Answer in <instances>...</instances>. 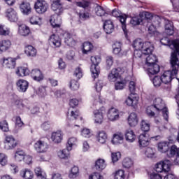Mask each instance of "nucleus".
Wrapping results in <instances>:
<instances>
[{"mask_svg": "<svg viewBox=\"0 0 179 179\" xmlns=\"http://www.w3.org/2000/svg\"><path fill=\"white\" fill-rule=\"evenodd\" d=\"M175 47L176 48V51L173 53L172 58L171 59V64L172 67V70L165 71L163 75L161 76V79L162 80V83L164 85H167L166 87H164L166 90H171V80L176 78L178 72L179 68V53L178 48L179 45L176 44Z\"/></svg>", "mask_w": 179, "mask_h": 179, "instance_id": "nucleus-1", "label": "nucleus"}, {"mask_svg": "<svg viewBox=\"0 0 179 179\" xmlns=\"http://www.w3.org/2000/svg\"><path fill=\"white\" fill-rule=\"evenodd\" d=\"M153 110L162 111L164 120L169 121V109L166 107V103H164V101H163L162 98H156L154 100L153 105L147 108L146 113L148 117H155V112Z\"/></svg>", "mask_w": 179, "mask_h": 179, "instance_id": "nucleus-2", "label": "nucleus"}, {"mask_svg": "<svg viewBox=\"0 0 179 179\" xmlns=\"http://www.w3.org/2000/svg\"><path fill=\"white\" fill-rule=\"evenodd\" d=\"M133 47L136 50L134 54L138 58H142V54L144 55H149L153 52V45L150 42L143 43L142 39L138 38L133 42Z\"/></svg>", "mask_w": 179, "mask_h": 179, "instance_id": "nucleus-3", "label": "nucleus"}, {"mask_svg": "<svg viewBox=\"0 0 179 179\" xmlns=\"http://www.w3.org/2000/svg\"><path fill=\"white\" fill-rule=\"evenodd\" d=\"M52 9L55 12L56 15H52L50 17V22L52 27H59L60 21L58 20L62 13H64V7H62V3H61V1L55 0L53 1L52 3Z\"/></svg>", "mask_w": 179, "mask_h": 179, "instance_id": "nucleus-4", "label": "nucleus"}, {"mask_svg": "<svg viewBox=\"0 0 179 179\" xmlns=\"http://www.w3.org/2000/svg\"><path fill=\"white\" fill-rule=\"evenodd\" d=\"M91 62L92 64L91 65V72L92 73V78L96 79V78L99 77V74L100 73V69L99 68V64L101 62V58L99 56H92Z\"/></svg>", "mask_w": 179, "mask_h": 179, "instance_id": "nucleus-5", "label": "nucleus"}, {"mask_svg": "<svg viewBox=\"0 0 179 179\" xmlns=\"http://www.w3.org/2000/svg\"><path fill=\"white\" fill-rule=\"evenodd\" d=\"M171 166V161H170V159H165L164 161L156 164L155 171L157 173H169V171H170Z\"/></svg>", "mask_w": 179, "mask_h": 179, "instance_id": "nucleus-6", "label": "nucleus"}, {"mask_svg": "<svg viewBox=\"0 0 179 179\" xmlns=\"http://www.w3.org/2000/svg\"><path fill=\"white\" fill-rule=\"evenodd\" d=\"M34 8L36 13L39 15H43L48 10V3L44 0H37L34 4Z\"/></svg>", "mask_w": 179, "mask_h": 179, "instance_id": "nucleus-7", "label": "nucleus"}, {"mask_svg": "<svg viewBox=\"0 0 179 179\" xmlns=\"http://www.w3.org/2000/svg\"><path fill=\"white\" fill-rule=\"evenodd\" d=\"M17 146V141L13 136H6L4 141V149L6 150H12Z\"/></svg>", "mask_w": 179, "mask_h": 179, "instance_id": "nucleus-8", "label": "nucleus"}, {"mask_svg": "<svg viewBox=\"0 0 179 179\" xmlns=\"http://www.w3.org/2000/svg\"><path fill=\"white\" fill-rule=\"evenodd\" d=\"M94 121L96 124H101L106 114V108L101 107L99 110H94Z\"/></svg>", "mask_w": 179, "mask_h": 179, "instance_id": "nucleus-9", "label": "nucleus"}, {"mask_svg": "<svg viewBox=\"0 0 179 179\" xmlns=\"http://www.w3.org/2000/svg\"><path fill=\"white\" fill-rule=\"evenodd\" d=\"M109 121H118L120 120V111L115 108H110L107 113Z\"/></svg>", "mask_w": 179, "mask_h": 179, "instance_id": "nucleus-10", "label": "nucleus"}, {"mask_svg": "<svg viewBox=\"0 0 179 179\" xmlns=\"http://www.w3.org/2000/svg\"><path fill=\"white\" fill-rule=\"evenodd\" d=\"M35 150L38 153H45L48 150V144L43 141H38L34 145Z\"/></svg>", "mask_w": 179, "mask_h": 179, "instance_id": "nucleus-11", "label": "nucleus"}, {"mask_svg": "<svg viewBox=\"0 0 179 179\" xmlns=\"http://www.w3.org/2000/svg\"><path fill=\"white\" fill-rule=\"evenodd\" d=\"M80 113H79V111L76 110L75 112L71 111L70 115H68V119H67V127H73L75 124H73V121L75 120H78L79 118L80 121H82V117H80Z\"/></svg>", "mask_w": 179, "mask_h": 179, "instance_id": "nucleus-12", "label": "nucleus"}, {"mask_svg": "<svg viewBox=\"0 0 179 179\" xmlns=\"http://www.w3.org/2000/svg\"><path fill=\"white\" fill-rule=\"evenodd\" d=\"M48 42L52 48H59V47H61V38L55 34H52L50 36Z\"/></svg>", "mask_w": 179, "mask_h": 179, "instance_id": "nucleus-13", "label": "nucleus"}, {"mask_svg": "<svg viewBox=\"0 0 179 179\" xmlns=\"http://www.w3.org/2000/svg\"><path fill=\"white\" fill-rule=\"evenodd\" d=\"M16 86L18 92L20 93H26L29 89V82L26 80H18L16 83Z\"/></svg>", "mask_w": 179, "mask_h": 179, "instance_id": "nucleus-14", "label": "nucleus"}, {"mask_svg": "<svg viewBox=\"0 0 179 179\" xmlns=\"http://www.w3.org/2000/svg\"><path fill=\"white\" fill-rule=\"evenodd\" d=\"M6 17L10 22H17L19 17L15 9L10 8L6 10Z\"/></svg>", "mask_w": 179, "mask_h": 179, "instance_id": "nucleus-15", "label": "nucleus"}, {"mask_svg": "<svg viewBox=\"0 0 179 179\" xmlns=\"http://www.w3.org/2000/svg\"><path fill=\"white\" fill-rule=\"evenodd\" d=\"M138 143L140 148H146V146H149V144L150 143L149 135L148 134H141L138 137Z\"/></svg>", "mask_w": 179, "mask_h": 179, "instance_id": "nucleus-16", "label": "nucleus"}, {"mask_svg": "<svg viewBox=\"0 0 179 179\" xmlns=\"http://www.w3.org/2000/svg\"><path fill=\"white\" fill-rule=\"evenodd\" d=\"M31 76L32 79L35 80V82H41V80H44V75L38 69H33L31 71Z\"/></svg>", "mask_w": 179, "mask_h": 179, "instance_id": "nucleus-17", "label": "nucleus"}, {"mask_svg": "<svg viewBox=\"0 0 179 179\" xmlns=\"http://www.w3.org/2000/svg\"><path fill=\"white\" fill-rule=\"evenodd\" d=\"M121 71V69H113L110 73L108 76V79L110 80V82H115L117 79H119L120 78V72Z\"/></svg>", "mask_w": 179, "mask_h": 179, "instance_id": "nucleus-18", "label": "nucleus"}, {"mask_svg": "<svg viewBox=\"0 0 179 179\" xmlns=\"http://www.w3.org/2000/svg\"><path fill=\"white\" fill-rule=\"evenodd\" d=\"M103 30L106 34H111L114 31V24L110 20H106L103 24Z\"/></svg>", "mask_w": 179, "mask_h": 179, "instance_id": "nucleus-19", "label": "nucleus"}, {"mask_svg": "<svg viewBox=\"0 0 179 179\" xmlns=\"http://www.w3.org/2000/svg\"><path fill=\"white\" fill-rule=\"evenodd\" d=\"M165 33L168 36H173L174 34V26L173 22L170 20L165 21Z\"/></svg>", "mask_w": 179, "mask_h": 179, "instance_id": "nucleus-20", "label": "nucleus"}, {"mask_svg": "<svg viewBox=\"0 0 179 179\" xmlns=\"http://www.w3.org/2000/svg\"><path fill=\"white\" fill-rule=\"evenodd\" d=\"M3 64L6 68H8V69H14L15 66H16V59L12 57L4 59Z\"/></svg>", "mask_w": 179, "mask_h": 179, "instance_id": "nucleus-21", "label": "nucleus"}, {"mask_svg": "<svg viewBox=\"0 0 179 179\" xmlns=\"http://www.w3.org/2000/svg\"><path fill=\"white\" fill-rule=\"evenodd\" d=\"M128 123L130 127H136L138 125V115L131 113L128 117Z\"/></svg>", "mask_w": 179, "mask_h": 179, "instance_id": "nucleus-22", "label": "nucleus"}, {"mask_svg": "<svg viewBox=\"0 0 179 179\" xmlns=\"http://www.w3.org/2000/svg\"><path fill=\"white\" fill-rule=\"evenodd\" d=\"M20 9L24 15H29V13H31V7L30 6V3L28 2H23L21 3Z\"/></svg>", "mask_w": 179, "mask_h": 179, "instance_id": "nucleus-23", "label": "nucleus"}, {"mask_svg": "<svg viewBox=\"0 0 179 179\" xmlns=\"http://www.w3.org/2000/svg\"><path fill=\"white\" fill-rule=\"evenodd\" d=\"M10 45H12V43L9 40H3L0 42V51L1 52H5V51H8V49L10 48Z\"/></svg>", "mask_w": 179, "mask_h": 179, "instance_id": "nucleus-24", "label": "nucleus"}, {"mask_svg": "<svg viewBox=\"0 0 179 179\" xmlns=\"http://www.w3.org/2000/svg\"><path fill=\"white\" fill-rule=\"evenodd\" d=\"M107 167V164H106V161L103 159H99L95 162V169L98 171H103L104 169Z\"/></svg>", "mask_w": 179, "mask_h": 179, "instance_id": "nucleus-25", "label": "nucleus"}, {"mask_svg": "<svg viewBox=\"0 0 179 179\" xmlns=\"http://www.w3.org/2000/svg\"><path fill=\"white\" fill-rule=\"evenodd\" d=\"M51 139L55 143H61L62 141V131H58L52 134Z\"/></svg>", "mask_w": 179, "mask_h": 179, "instance_id": "nucleus-26", "label": "nucleus"}, {"mask_svg": "<svg viewBox=\"0 0 179 179\" xmlns=\"http://www.w3.org/2000/svg\"><path fill=\"white\" fill-rule=\"evenodd\" d=\"M148 66V72L149 75H156L157 73H159V72L160 71V66L157 64H151Z\"/></svg>", "mask_w": 179, "mask_h": 179, "instance_id": "nucleus-27", "label": "nucleus"}, {"mask_svg": "<svg viewBox=\"0 0 179 179\" xmlns=\"http://www.w3.org/2000/svg\"><path fill=\"white\" fill-rule=\"evenodd\" d=\"M17 76H27L30 75V70L26 67H18L15 71Z\"/></svg>", "mask_w": 179, "mask_h": 179, "instance_id": "nucleus-28", "label": "nucleus"}, {"mask_svg": "<svg viewBox=\"0 0 179 179\" xmlns=\"http://www.w3.org/2000/svg\"><path fill=\"white\" fill-rule=\"evenodd\" d=\"M157 148L159 152H161V153H166V152H169V150L170 149L169 143L166 141L159 143Z\"/></svg>", "mask_w": 179, "mask_h": 179, "instance_id": "nucleus-29", "label": "nucleus"}, {"mask_svg": "<svg viewBox=\"0 0 179 179\" xmlns=\"http://www.w3.org/2000/svg\"><path fill=\"white\" fill-rule=\"evenodd\" d=\"M64 43L70 47H72V45H75V44H76V42L75 40H73V38H72V35H71L69 33L64 34Z\"/></svg>", "mask_w": 179, "mask_h": 179, "instance_id": "nucleus-30", "label": "nucleus"}, {"mask_svg": "<svg viewBox=\"0 0 179 179\" xmlns=\"http://www.w3.org/2000/svg\"><path fill=\"white\" fill-rule=\"evenodd\" d=\"M148 55L149 56L146 58V62H145L146 66L156 64V62L157 61V57L154 55H152V52Z\"/></svg>", "mask_w": 179, "mask_h": 179, "instance_id": "nucleus-31", "label": "nucleus"}, {"mask_svg": "<svg viewBox=\"0 0 179 179\" xmlns=\"http://www.w3.org/2000/svg\"><path fill=\"white\" fill-rule=\"evenodd\" d=\"M25 54L28 55V57H36V54H37V50L31 45H27L25 47Z\"/></svg>", "mask_w": 179, "mask_h": 179, "instance_id": "nucleus-32", "label": "nucleus"}, {"mask_svg": "<svg viewBox=\"0 0 179 179\" xmlns=\"http://www.w3.org/2000/svg\"><path fill=\"white\" fill-rule=\"evenodd\" d=\"M132 94H131L128 98L126 99L125 103L127 106L130 107H135L138 104V100L132 96Z\"/></svg>", "mask_w": 179, "mask_h": 179, "instance_id": "nucleus-33", "label": "nucleus"}, {"mask_svg": "<svg viewBox=\"0 0 179 179\" xmlns=\"http://www.w3.org/2000/svg\"><path fill=\"white\" fill-rule=\"evenodd\" d=\"M96 138L99 143H106V141H107V133L104 131H99Z\"/></svg>", "mask_w": 179, "mask_h": 179, "instance_id": "nucleus-34", "label": "nucleus"}, {"mask_svg": "<svg viewBox=\"0 0 179 179\" xmlns=\"http://www.w3.org/2000/svg\"><path fill=\"white\" fill-rule=\"evenodd\" d=\"M20 176L24 179H33V172L29 169H24L20 171Z\"/></svg>", "mask_w": 179, "mask_h": 179, "instance_id": "nucleus-35", "label": "nucleus"}, {"mask_svg": "<svg viewBox=\"0 0 179 179\" xmlns=\"http://www.w3.org/2000/svg\"><path fill=\"white\" fill-rule=\"evenodd\" d=\"M124 141V136L122 134H114L112 140L113 145H120Z\"/></svg>", "mask_w": 179, "mask_h": 179, "instance_id": "nucleus-36", "label": "nucleus"}, {"mask_svg": "<svg viewBox=\"0 0 179 179\" xmlns=\"http://www.w3.org/2000/svg\"><path fill=\"white\" fill-rule=\"evenodd\" d=\"M125 138H126V141H127L128 142L132 143L135 141L136 136L135 135V133H134V131L127 130L126 131Z\"/></svg>", "mask_w": 179, "mask_h": 179, "instance_id": "nucleus-37", "label": "nucleus"}, {"mask_svg": "<svg viewBox=\"0 0 179 179\" xmlns=\"http://www.w3.org/2000/svg\"><path fill=\"white\" fill-rule=\"evenodd\" d=\"M93 44L90 42H85L83 45V54H89L93 50Z\"/></svg>", "mask_w": 179, "mask_h": 179, "instance_id": "nucleus-38", "label": "nucleus"}, {"mask_svg": "<svg viewBox=\"0 0 179 179\" xmlns=\"http://www.w3.org/2000/svg\"><path fill=\"white\" fill-rule=\"evenodd\" d=\"M18 33L21 36H29L30 34V29L26 25L20 26Z\"/></svg>", "mask_w": 179, "mask_h": 179, "instance_id": "nucleus-39", "label": "nucleus"}, {"mask_svg": "<svg viewBox=\"0 0 179 179\" xmlns=\"http://www.w3.org/2000/svg\"><path fill=\"white\" fill-rule=\"evenodd\" d=\"M25 156L26 153H24V151L22 150H17L15 154V159L17 162H22V160H24Z\"/></svg>", "mask_w": 179, "mask_h": 179, "instance_id": "nucleus-40", "label": "nucleus"}, {"mask_svg": "<svg viewBox=\"0 0 179 179\" xmlns=\"http://www.w3.org/2000/svg\"><path fill=\"white\" fill-rule=\"evenodd\" d=\"M160 26V21L157 20V21H153L152 24H148V31L150 34L155 33L156 31V28Z\"/></svg>", "mask_w": 179, "mask_h": 179, "instance_id": "nucleus-41", "label": "nucleus"}, {"mask_svg": "<svg viewBox=\"0 0 179 179\" xmlns=\"http://www.w3.org/2000/svg\"><path fill=\"white\" fill-rule=\"evenodd\" d=\"M69 152H71V150H68V148L66 150H60L57 152L58 157H59V159H69V157H71Z\"/></svg>", "mask_w": 179, "mask_h": 179, "instance_id": "nucleus-42", "label": "nucleus"}, {"mask_svg": "<svg viewBox=\"0 0 179 179\" xmlns=\"http://www.w3.org/2000/svg\"><path fill=\"white\" fill-rule=\"evenodd\" d=\"M122 166L124 169H131L134 166V162L131 158L126 157L123 159Z\"/></svg>", "mask_w": 179, "mask_h": 179, "instance_id": "nucleus-43", "label": "nucleus"}, {"mask_svg": "<svg viewBox=\"0 0 179 179\" xmlns=\"http://www.w3.org/2000/svg\"><path fill=\"white\" fill-rule=\"evenodd\" d=\"M35 173L36 176L38 177V178L45 179V178L47 177L45 172H44V171H43V169H41L40 166H38L35 169Z\"/></svg>", "mask_w": 179, "mask_h": 179, "instance_id": "nucleus-44", "label": "nucleus"}, {"mask_svg": "<svg viewBox=\"0 0 179 179\" xmlns=\"http://www.w3.org/2000/svg\"><path fill=\"white\" fill-rule=\"evenodd\" d=\"M76 5L79 6V8H83V9H89L90 6V2L86 0H82L81 1L76 2Z\"/></svg>", "mask_w": 179, "mask_h": 179, "instance_id": "nucleus-45", "label": "nucleus"}, {"mask_svg": "<svg viewBox=\"0 0 179 179\" xmlns=\"http://www.w3.org/2000/svg\"><path fill=\"white\" fill-rule=\"evenodd\" d=\"M96 15L97 16L103 17V16H108V14L106 13L104 8L100 6H97L95 8Z\"/></svg>", "mask_w": 179, "mask_h": 179, "instance_id": "nucleus-46", "label": "nucleus"}, {"mask_svg": "<svg viewBox=\"0 0 179 179\" xmlns=\"http://www.w3.org/2000/svg\"><path fill=\"white\" fill-rule=\"evenodd\" d=\"M127 85V80H122L121 81H117L115 84V90H122Z\"/></svg>", "mask_w": 179, "mask_h": 179, "instance_id": "nucleus-47", "label": "nucleus"}, {"mask_svg": "<svg viewBox=\"0 0 179 179\" xmlns=\"http://www.w3.org/2000/svg\"><path fill=\"white\" fill-rule=\"evenodd\" d=\"M79 174V168L78 166H73L71 169V172L69 175V178H76Z\"/></svg>", "mask_w": 179, "mask_h": 179, "instance_id": "nucleus-48", "label": "nucleus"}, {"mask_svg": "<svg viewBox=\"0 0 179 179\" xmlns=\"http://www.w3.org/2000/svg\"><path fill=\"white\" fill-rule=\"evenodd\" d=\"M142 15L147 19V20H153V22H155V20H158L159 19H160L158 16L153 17V15H152V13L146 11L143 12Z\"/></svg>", "mask_w": 179, "mask_h": 179, "instance_id": "nucleus-49", "label": "nucleus"}, {"mask_svg": "<svg viewBox=\"0 0 179 179\" xmlns=\"http://www.w3.org/2000/svg\"><path fill=\"white\" fill-rule=\"evenodd\" d=\"M78 16L81 20H87V19L90 18V13H89V11H86V10H85L84 12L80 11L78 13Z\"/></svg>", "mask_w": 179, "mask_h": 179, "instance_id": "nucleus-50", "label": "nucleus"}, {"mask_svg": "<svg viewBox=\"0 0 179 179\" xmlns=\"http://www.w3.org/2000/svg\"><path fill=\"white\" fill-rule=\"evenodd\" d=\"M106 69L108 71L111 69L113 64H114V58L112 56H108L106 58Z\"/></svg>", "mask_w": 179, "mask_h": 179, "instance_id": "nucleus-51", "label": "nucleus"}, {"mask_svg": "<svg viewBox=\"0 0 179 179\" xmlns=\"http://www.w3.org/2000/svg\"><path fill=\"white\" fill-rule=\"evenodd\" d=\"M76 142H77L76 138L75 137L70 138L68 140L67 145H66L67 150H72V146H74V145H76Z\"/></svg>", "mask_w": 179, "mask_h": 179, "instance_id": "nucleus-52", "label": "nucleus"}, {"mask_svg": "<svg viewBox=\"0 0 179 179\" xmlns=\"http://www.w3.org/2000/svg\"><path fill=\"white\" fill-rule=\"evenodd\" d=\"M29 22L31 24H41V17L37 16V15H34L31 17Z\"/></svg>", "mask_w": 179, "mask_h": 179, "instance_id": "nucleus-53", "label": "nucleus"}, {"mask_svg": "<svg viewBox=\"0 0 179 179\" xmlns=\"http://www.w3.org/2000/svg\"><path fill=\"white\" fill-rule=\"evenodd\" d=\"M141 22L142 17L140 16L133 17L130 20V23L131 24H133V26H138V24H141Z\"/></svg>", "mask_w": 179, "mask_h": 179, "instance_id": "nucleus-54", "label": "nucleus"}, {"mask_svg": "<svg viewBox=\"0 0 179 179\" xmlns=\"http://www.w3.org/2000/svg\"><path fill=\"white\" fill-rule=\"evenodd\" d=\"M152 83L155 87H159V86H161L162 83H163L162 77L155 76L154 78L152 79Z\"/></svg>", "mask_w": 179, "mask_h": 179, "instance_id": "nucleus-55", "label": "nucleus"}, {"mask_svg": "<svg viewBox=\"0 0 179 179\" xmlns=\"http://www.w3.org/2000/svg\"><path fill=\"white\" fill-rule=\"evenodd\" d=\"M0 164L2 166L8 164V156L4 153H0Z\"/></svg>", "mask_w": 179, "mask_h": 179, "instance_id": "nucleus-56", "label": "nucleus"}, {"mask_svg": "<svg viewBox=\"0 0 179 179\" xmlns=\"http://www.w3.org/2000/svg\"><path fill=\"white\" fill-rule=\"evenodd\" d=\"M141 128L143 132H148L150 129V124H149L146 121L142 120L141 123Z\"/></svg>", "mask_w": 179, "mask_h": 179, "instance_id": "nucleus-57", "label": "nucleus"}, {"mask_svg": "<svg viewBox=\"0 0 179 179\" xmlns=\"http://www.w3.org/2000/svg\"><path fill=\"white\" fill-rule=\"evenodd\" d=\"M0 129L3 132L9 131V125L8 124V122L6 120H3L0 122Z\"/></svg>", "mask_w": 179, "mask_h": 179, "instance_id": "nucleus-58", "label": "nucleus"}, {"mask_svg": "<svg viewBox=\"0 0 179 179\" xmlns=\"http://www.w3.org/2000/svg\"><path fill=\"white\" fill-rule=\"evenodd\" d=\"M115 179H125L124 170H118L115 173Z\"/></svg>", "mask_w": 179, "mask_h": 179, "instance_id": "nucleus-59", "label": "nucleus"}, {"mask_svg": "<svg viewBox=\"0 0 179 179\" xmlns=\"http://www.w3.org/2000/svg\"><path fill=\"white\" fill-rule=\"evenodd\" d=\"M179 148H177L176 145H173L171 147L170 152H169V157H173V156H176L178 155Z\"/></svg>", "mask_w": 179, "mask_h": 179, "instance_id": "nucleus-60", "label": "nucleus"}, {"mask_svg": "<svg viewBox=\"0 0 179 179\" xmlns=\"http://www.w3.org/2000/svg\"><path fill=\"white\" fill-rule=\"evenodd\" d=\"M129 90L131 94H133V96H135V90H136V85L135 84V82H134V81L129 82Z\"/></svg>", "mask_w": 179, "mask_h": 179, "instance_id": "nucleus-61", "label": "nucleus"}, {"mask_svg": "<svg viewBox=\"0 0 179 179\" xmlns=\"http://www.w3.org/2000/svg\"><path fill=\"white\" fill-rule=\"evenodd\" d=\"M10 31L9 29L5 28V27L0 25V36H9Z\"/></svg>", "mask_w": 179, "mask_h": 179, "instance_id": "nucleus-62", "label": "nucleus"}, {"mask_svg": "<svg viewBox=\"0 0 179 179\" xmlns=\"http://www.w3.org/2000/svg\"><path fill=\"white\" fill-rule=\"evenodd\" d=\"M70 87L71 90H78L79 89V83L77 80H72L70 83Z\"/></svg>", "mask_w": 179, "mask_h": 179, "instance_id": "nucleus-63", "label": "nucleus"}, {"mask_svg": "<svg viewBox=\"0 0 179 179\" xmlns=\"http://www.w3.org/2000/svg\"><path fill=\"white\" fill-rule=\"evenodd\" d=\"M74 76L78 79H80L82 76H83V72L82 71V69L80 67H78L74 71Z\"/></svg>", "mask_w": 179, "mask_h": 179, "instance_id": "nucleus-64", "label": "nucleus"}]
</instances>
